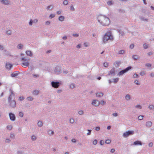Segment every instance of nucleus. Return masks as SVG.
<instances>
[{
  "label": "nucleus",
  "instance_id": "nucleus-48",
  "mask_svg": "<svg viewBox=\"0 0 154 154\" xmlns=\"http://www.w3.org/2000/svg\"><path fill=\"white\" fill-rule=\"evenodd\" d=\"M100 103L102 105H105L106 103V102L103 100H101Z\"/></svg>",
  "mask_w": 154,
  "mask_h": 154
},
{
  "label": "nucleus",
  "instance_id": "nucleus-15",
  "mask_svg": "<svg viewBox=\"0 0 154 154\" xmlns=\"http://www.w3.org/2000/svg\"><path fill=\"white\" fill-rule=\"evenodd\" d=\"M30 58L28 57H22L21 58V61H29L30 60Z\"/></svg>",
  "mask_w": 154,
  "mask_h": 154
},
{
  "label": "nucleus",
  "instance_id": "nucleus-22",
  "mask_svg": "<svg viewBox=\"0 0 154 154\" xmlns=\"http://www.w3.org/2000/svg\"><path fill=\"white\" fill-rule=\"evenodd\" d=\"M39 91L35 90L32 91V94L34 95H37L39 94Z\"/></svg>",
  "mask_w": 154,
  "mask_h": 154
},
{
  "label": "nucleus",
  "instance_id": "nucleus-43",
  "mask_svg": "<svg viewBox=\"0 0 154 154\" xmlns=\"http://www.w3.org/2000/svg\"><path fill=\"white\" fill-rule=\"evenodd\" d=\"M70 10L72 11H74L75 10V9L73 6V5H72L71 6L70 8Z\"/></svg>",
  "mask_w": 154,
  "mask_h": 154
},
{
  "label": "nucleus",
  "instance_id": "nucleus-51",
  "mask_svg": "<svg viewBox=\"0 0 154 154\" xmlns=\"http://www.w3.org/2000/svg\"><path fill=\"white\" fill-rule=\"evenodd\" d=\"M19 100L22 101L24 100V98L23 97H20L18 99Z\"/></svg>",
  "mask_w": 154,
  "mask_h": 154
},
{
  "label": "nucleus",
  "instance_id": "nucleus-35",
  "mask_svg": "<svg viewBox=\"0 0 154 154\" xmlns=\"http://www.w3.org/2000/svg\"><path fill=\"white\" fill-rule=\"evenodd\" d=\"M12 32L11 30H8L6 31V33L8 35H10L11 34Z\"/></svg>",
  "mask_w": 154,
  "mask_h": 154
},
{
  "label": "nucleus",
  "instance_id": "nucleus-60",
  "mask_svg": "<svg viewBox=\"0 0 154 154\" xmlns=\"http://www.w3.org/2000/svg\"><path fill=\"white\" fill-rule=\"evenodd\" d=\"M140 75H143L145 74V72L144 71L141 72L140 73Z\"/></svg>",
  "mask_w": 154,
  "mask_h": 154
},
{
  "label": "nucleus",
  "instance_id": "nucleus-20",
  "mask_svg": "<svg viewBox=\"0 0 154 154\" xmlns=\"http://www.w3.org/2000/svg\"><path fill=\"white\" fill-rule=\"evenodd\" d=\"M152 122L150 121H148L146 122V125L148 127H151L152 125Z\"/></svg>",
  "mask_w": 154,
  "mask_h": 154
},
{
  "label": "nucleus",
  "instance_id": "nucleus-63",
  "mask_svg": "<svg viewBox=\"0 0 154 154\" xmlns=\"http://www.w3.org/2000/svg\"><path fill=\"white\" fill-rule=\"evenodd\" d=\"M33 77L34 78L38 77H39V75L38 74H33Z\"/></svg>",
  "mask_w": 154,
  "mask_h": 154
},
{
  "label": "nucleus",
  "instance_id": "nucleus-30",
  "mask_svg": "<svg viewBox=\"0 0 154 154\" xmlns=\"http://www.w3.org/2000/svg\"><path fill=\"white\" fill-rule=\"evenodd\" d=\"M113 82L114 83H116L119 80V78H118L113 79Z\"/></svg>",
  "mask_w": 154,
  "mask_h": 154
},
{
  "label": "nucleus",
  "instance_id": "nucleus-45",
  "mask_svg": "<svg viewBox=\"0 0 154 154\" xmlns=\"http://www.w3.org/2000/svg\"><path fill=\"white\" fill-rule=\"evenodd\" d=\"M143 48L145 49H147L148 48L147 44L146 43L143 44Z\"/></svg>",
  "mask_w": 154,
  "mask_h": 154
},
{
  "label": "nucleus",
  "instance_id": "nucleus-28",
  "mask_svg": "<svg viewBox=\"0 0 154 154\" xmlns=\"http://www.w3.org/2000/svg\"><path fill=\"white\" fill-rule=\"evenodd\" d=\"M148 108L150 110H154V105L153 104L149 105L148 107Z\"/></svg>",
  "mask_w": 154,
  "mask_h": 154
},
{
  "label": "nucleus",
  "instance_id": "nucleus-23",
  "mask_svg": "<svg viewBox=\"0 0 154 154\" xmlns=\"http://www.w3.org/2000/svg\"><path fill=\"white\" fill-rule=\"evenodd\" d=\"M139 18L142 21H147L148 20V19L144 17H143L142 16H140L139 17Z\"/></svg>",
  "mask_w": 154,
  "mask_h": 154
},
{
  "label": "nucleus",
  "instance_id": "nucleus-17",
  "mask_svg": "<svg viewBox=\"0 0 154 154\" xmlns=\"http://www.w3.org/2000/svg\"><path fill=\"white\" fill-rule=\"evenodd\" d=\"M12 66V64H10L9 63H6L5 67L7 69H10Z\"/></svg>",
  "mask_w": 154,
  "mask_h": 154
},
{
  "label": "nucleus",
  "instance_id": "nucleus-31",
  "mask_svg": "<svg viewBox=\"0 0 154 154\" xmlns=\"http://www.w3.org/2000/svg\"><path fill=\"white\" fill-rule=\"evenodd\" d=\"M133 59L135 60H137L138 58V57L137 55H133L132 56Z\"/></svg>",
  "mask_w": 154,
  "mask_h": 154
},
{
  "label": "nucleus",
  "instance_id": "nucleus-32",
  "mask_svg": "<svg viewBox=\"0 0 154 154\" xmlns=\"http://www.w3.org/2000/svg\"><path fill=\"white\" fill-rule=\"evenodd\" d=\"M48 134L50 135H52L54 134V132L51 130H49L48 131Z\"/></svg>",
  "mask_w": 154,
  "mask_h": 154
},
{
  "label": "nucleus",
  "instance_id": "nucleus-6",
  "mask_svg": "<svg viewBox=\"0 0 154 154\" xmlns=\"http://www.w3.org/2000/svg\"><path fill=\"white\" fill-rule=\"evenodd\" d=\"M134 131H128L124 133L123 136L125 137H127L130 135H132L134 134Z\"/></svg>",
  "mask_w": 154,
  "mask_h": 154
},
{
  "label": "nucleus",
  "instance_id": "nucleus-39",
  "mask_svg": "<svg viewBox=\"0 0 154 154\" xmlns=\"http://www.w3.org/2000/svg\"><path fill=\"white\" fill-rule=\"evenodd\" d=\"M75 85L73 83L70 84L69 85L70 88L71 89L74 88H75Z\"/></svg>",
  "mask_w": 154,
  "mask_h": 154
},
{
  "label": "nucleus",
  "instance_id": "nucleus-2",
  "mask_svg": "<svg viewBox=\"0 0 154 154\" xmlns=\"http://www.w3.org/2000/svg\"><path fill=\"white\" fill-rule=\"evenodd\" d=\"M103 42L102 43L104 44L109 40H112L113 39L111 32L110 31L107 32L104 35L103 38Z\"/></svg>",
  "mask_w": 154,
  "mask_h": 154
},
{
  "label": "nucleus",
  "instance_id": "nucleus-61",
  "mask_svg": "<svg viewBox=\"0 0 154 154\" xmlns=\"http://www.w3.org/2000/svg\"><path fill=\"white\" fill-rule=\"evenodd\" d=\"M11 140L9 139H6L5 140V142L6 143H9L10 142Z\"/></svg>",
  "mask_w": 154,
  "mask_h": 154
},
{
  "label": "nucleus",
  "instance_id": "nucleus-52",
  "mask_svg": "<svg viewBox=\"0 0 154 154\" xmlns=\"http://www.w3.org/2000/svg\"><path fill=\"white\" fill-rule=\"evenodd\" d=\"M79 114L80 115H82L84 113V112L82 110L79 111L78 112Z\"/></svg>",
  "mask_w": 154,
  "mask_h": 154
},
{
  "label": "nucleus",
  "instance_id": "nucleus-38",
  "mask_svg": "<svg viewBox=\"0 0 154 154\" xmlns=\"http://www.w3.org/2000/svg\"><path fill=\"white\" fill-rule=\"evenodd\" d=\"M68 3V1L67 0H64L63 2V4L64 5H67Z\"/></svg>",
  "mask_w": 154,
  "mask_h": 154
},
{
  "label": "nucleus",
  "instance_id": "nucleus-5",
  "mask_svg": "<svg viewBox=\"0 0 154 154\" xmlns=\"http://www.w3.org/2000/svg\"><path fill=\"white\" fill-rule=\"evenodd\" d=\"M131 68V66H128L125 69L119 72L117 75L118 76H121L123 75L124 73L127 72L128 70H130Z\"/></svg>",
  "mask_w": 154,
  "mask_h": 154
},
{
  "label": "nucleus",
  "instance_id": "nucleus-16",
  "mask_svg": "<svg viewBox=\"0 0 154 154\" xmlns=\"http://www.w3.org/2000/svg\"><path fill=\"white\" fill-rule=\"evenodd\" d=\"M29 64V63L28 61H25L22 64V66L23 67L25 68L28 66Z\"/></svg>",
  "mask_w": 154,
  "mask_h": 154
},
{
  "label": "nucleus",
  "instance_id": "nucleus-13",
  "mask_svg": "<svg viewBox=\"0 0 154 154\" xmlns=\"http://www.w3.org/2000/svg\"><path fill=\"white\" fill-rule=\"evenodd\" d=\"M3 50V53L6 56H12L8 52L7 50L4 49V50Z\"/></svg>",
  "mask_w": 154,
  "mask_h": 154
},
{
  "label": "nucleus",
  "instance_id": "nucleus-40",
  "mask_svg": "<svg viewBox=\"0 0 154 154\" xmlns=\"http://www.w3.org/2000/svg\"><path fill=\"white\" fill-rule=\"evenodd\" d=\"M36 137L35 135H32L31 137V139L32 141H35L36 139Z\"/></svg>",
  "mask_w": 154,
  "mask_h": 154
},
{
  "label": "nucleus",
  "instance_id": "nucleus-46",
  "mask_svg": "<svg viewBox=\"0 0 154 154\" xmlns=\"http://www.w3.org/2000/svg\"><path fill=\"white\" fill-rule=\"evenodd\" d=\"M139 77V76L136 73L134 74L133 75V77L134 78H138Z\"/></svg>",
  "mask_w": 154,
  "mask_h": 154
},
{
  "label": "nucleus",
  "instance_id": "nucleus-10",
  "mask_svg": "<svg viewBox=\"0 0 154 154\" xmlns=\"http://www.w3.org/2000/svg\"><path fill=\"white\" fill-rule=\"evenodd\" d=\"M0 2L5 5H8L10 4V1L9 0H0Z\"/></svg>",
  "mask_w": 154,
  "mask_h": 154
},
{
  "label": "nucleus",
  "instance_id": "nucleus-4",
  "mask_svg": "<svg viewBox=\"0 0 154 154\" xmlns=\"http://www.w3.org/2000/svg\"><path fill=\"white\" fill-rule=\"evenodd\" d=\"M61 84V82L52 81L51 82V85L54 88H58Z\"/></svg>",
  "mask_w": 154,
  "mask_h": 154
},
{
  "label": "nucleus",
  "instance_id": "nucleus-26",
  "mask_svg": "<svg viewBox=\"0 0 154 154\" xmlns=\"http://www.w3.org/2000/svg\"><path fill=\"white\" fill-rule=\"evenodd\" d=\"M37 125L39 127H42L43 125L42 121H39L37 123Z\"/></svg>",
  "mask_w": 154,
  "mask_h": 154
},
{
  "label": "nucleus",
  "instance_id": "nucleus-33",
  "mask_svg": "<svg viewBox=\"0 0 154 154\" xmlns=\"http://www.w3.org/2000/svg\"><path fill=\"white\" fill-rule=\"evenodd\" d=\"M12 128L13 127L11 125H8L6 127L7 129L9 130H11Z\"/></svg>",
  "mask_w": 154,
  "mask_h": 154
},
{
  "label": "nucleus",
  "instance_id": "nucleus-44",
  "mask_svg": "<svg viewBox=\"0 0 154 154\" xmlns=\"http://www.w3.org/2000/svg\"><path fill=\"white\" fill-rule=\"evenodd\" d=\"M143 116L141 115V116H139L138 117V119L139 120H141L143 119Z\"/></svg>",
  "mask_w": 154,
  "mask_h": 154
},
{
  "label": "nucleus",
  "instance_id": "nucleus-25",
  "mask_svg": "<svg viewBox=\"0 0 154 154\" xmlns=\"http://www.w3.org/2000/svg\"><path fill=\"white\" fill-rule=\"evenodd\" d=\"M125 99L126 100H129L131 99V97L130 95L129 94H126L125 97Z\"/></svg>",
  "mask_w": 154,
  "mask_h": 154
},
{
  "label": "nucleus",
  "instance_id": "nucleus-29",
  "mask_svg": "<svg viewBox=\"0 0 154 154\" xmlns=\"http://www.w3.org/2000/svg\"><path fill=\"white\" fill-rule=\"evenodd\" d=\"M125 50H119L118 51V54H125Z\"/></svg>",
  "mask_w": 154,
  "mask_h": 154
},
{
  "label": "nucleus",
  "instance_id": "nucleus-24",
  "mask_svg": "<svg viewBox=\"0 0 154 154\" xmlns=\"http://www.w3.org/2000/svg\"><path fill=\"white\" fill-rule=\"evenodd\" d=\"M103 93L99 92L96 94V96L97 97H100L103 96Z\"/></svg>",
  "mask_w": 154,
  "mask_h": 154
},
{
  "label": "nucleus",
  "instance_id": "nucleus-7",
  "mask_svg": "<svg viewBox=\"0 0 154 154\" xmlns=\"http://www.w3.org/2000/svg\"><path fill=\"white\" fill-rule=\"evenodd\" d=\"M54 73L56 74H59L61 73L60 68L59 66H56L54 70Z\"/></svg>",
  "mask_w": 154,
  "mask_h": 154
},
{
  "label": "nucleus",
  "instance_id": "nucleus-27",
  "mask_svg": "<svg viewBox=\"0 0 154 154\" xmlns=\"http://www.w3.org/2000/svg\"><path fill=\"white\" fill-rule=\"evenodd\" d=\"M58 19L60 21H63L64 20V17L63 16H60L59 17Z\"/></svg>",
  "mask_w": 154,
  "mask_h": 154
},
{
  "label": "nucleus",
  "instance_id": "nucleus-9",
  "mask_svg": "<svg viewBox=\"0 0 154 154\" xmlns=\"http://www.w3.org/2000/svg\"><path fill=\"white\" fill-rule=\"evenodd\" d=\"M9 115L10 119L11 121H14L15 120L16 117L14 114L11 112H10L9 113Z\"/></svg>",
  "mask_w": 154,
  "mask_h": 154
},
{
  "label": "nucleus",
  "instance_id": "nucleus-34",
  "mask_svg": "<svg viewBox=\"0 0 154 154\" xmlns=\"http://www.w3.org/2000/svg\"><path fill=\"white\" fill-rule=\"evenodd\" d=\"M53 8L52 5H50L47 7V9L49 10H51Z\"/></svg>",
  "mask_w": 154,
  "mask_h": 154
},
{
  "label": "nucleus",
  "instance_id": "nucleus-8",
  "mask_svg": "<svg viewBox=\"0 0 154 154\" xmlns=\"http://www.w3.org/2000/svg\"><path fill=\"white\" fill-rule=\"evenodd\" d=\"M115 69L114 68H113L110 71L108 74L106 75V76H109V75L114 76L115 75Z\"/></svg>",
  "mask_w": 154,
  "mask_h": 154
},
{
  "label": "nucleus",
  "instance_id": "nucleus-37",
  "mask_svg": "<svg viewBox=\"0 0 154 154\" xmlns=\"http://www.w3.org/2000/svg\"><path fill=\"white\" fill-rule=\"evenodd\" d=\"M26 99L28 101H32L33 100V98L32 97L29 96V97H28L26 98Z\"/></svg>",
  "mask_w": 154,
  "mask_h": 154
},
{
  "label": "nucleus",
  "instance_id": "nucleus-36",
  "mask_svg": "<svg viewBox=\"0 0 154 154\" xmlns=\"http://www.w3.org/2000/svg\"><path fill=\"white\" fill-rule=\"evenodd\" d=\"M23 45L22 44H18L17 45V47L18 49H21L23 48Z\"/></svg>",
  "mask_w": 154,
  "mask_h": 154
},
{
  "label": "nucleus",
  "instance_id": "nucleus-59",
  "mask_svg": "<svg viewBox=\"0 0 154 154\" xmlns=\"http://www.w3.org/2000/svg\"><path fill=\"white\" fill-rule=\"evenodd\" d=\"M95 130L97 131H99L100 129V127H96L95 128Z\"/></svg>",
  "mask_w": 154,
  "mask_h": 154
},
{
  "label": "nucleus",
  "instance_id": "nucleus-1",
  "mask_svg": "<svg viewBox=\"0 0 154 154\" xmlns=\"http://www.w3.org/2000/svg\"><path fill=\"white\" fill-rule=\"evenodd\" d=\"M98 21L103 26H107L110 23V19L109 17L104 15H99L97 18Z\"/></svg>",
  "mask_w": 154,
  "mask_h": 154
},
{
  "label": "nucleus",
  "instance_id": "nucleus-64",
  "mask_svg": "<svg viewBox=\"0 0 154 154\" xmlns=\"http://www.w3.org/2000/svg\"><path fill=\"white\" fill-rule=\"evenodd\" d=\"M63 72L64 74H66L68 73V71L66 70H64Z\"/></svg>",
  "mask_w": 154,
  "mask_h": 154
},
{
  "label": "nucleus",
  "instance_id": "nucleus-47",
  "mask_svg": "<svg viewBox=\"0 0 154 154\" xmlns=\"http://www.w3.org/2000/svg\"><path fill=\"white\" fill-rule=\"evenodd\" d=\"M111 142V140L109 139H108L105 141V143L106 144H109Z\"/></svg>",
  "mask_w": 154,
  "mask_h": 154
},
{
  "label": "nucleus",
  "instance_id": "nucleus-3",
  "mask_svg": "<svg viewBox=\"0 0 154 154\" xmlns=\"http://www.w3.org/2000/svg\"><path fill=\"white\" fill-rule=\"evenodd\" d=\"M8 106L12 108H15L16 106V103L15 101L14 100H8Z\"/></svg>",
  "mask_w": 154,
  "mask_h": 154
},
{
  "label": "nucleus",
  "instance_id": "nucleus-58",
  "mask_svg": "<svg viewBox=\"0 0 154 154\" xmlns=\"http://www.w3.org/2000/svg\"><path fill=\"white\" fill-rule=\"evenodd\" d=\"M10 91L11 92L10 95L12 96H14V93L13 91L11 89H10Z\"/></svg>",
  "mask_w": 154,
  "mask_h": 154
},
{
  "label": "nucleus",
  "instance_id": "nucleus-57",
  "mask_svg": "<svg viewBox=\"0 0 154 154\" xmlns=\"http://www.w3.org/2000/svg\"><path fill=\"white\" fill-rule=\"evenodd\" d=\"M4 47L3 46V45H0V50H4Z\"/></svg>",
  "mask_w": 154,
  "mask_h": 154
},
{
  "label": "nucleus",
  "instance_id": "nucleus-12",
  "mask_svg": "<svg viewBox=\"0 0 154 154\" xmlns=\"http://www.w3.org/2000/svg\"><path fill=\"white\" fill-rule=\"evenodd\" d=\"M38 20L37 19L34 20H30L29 22V25L30 26H32L33 23L36 24L38 22Z\"/></svg>",
  "mask_w": 154,
  "mask_h": 154
},
{
  "label": "nucleus",
  "instance_id": "nucleus-50",
  "mask_svg": "<svg viewBox=\"0 0 154 154\" xmlns=\"http://www.w3.org/2000/svg\"><path fill=\"white\" fill-rule=\"evenodd\" d=\"M23 151L21 150H19L17 152V154H23Z\"/></svg>",
  "mask_w": 154,
  "mask_h": 154
},
{
  "label": "nucleus",
  "instance_id": "nucleus-42",
  "mask_svg": "<svg viewBox=\"0 0 154 154\" xmlns=\"http://www.w3.org/2000/svg\"><path fill=\"white\" fill-rule=\"evenodd\" d=\"M107 4L108 5H110L112 4V0L109 1L107 2Z\"/></svg>",
  "mask_w": 154,
  "mask_h": 154
},
{
  "label": "nucleus",
  "instance_id": "nucleus-53",
  "mask_svg": "<svg viewBox=\"0 0 154 154\" xmlns=\"http://www.w3.org/2000/svg\"><path fill=\"white\" fill-rule=\"evenodd\" d=\"M119 32V34L121 35H123L124 34V32L121 30H119L118 31Z\"/></svg>",
  "mask_w": 154,
  "mask_h": 154
},
{
  "label": "nucleus",
  "instance_id": "nucleus-18",
  "mask_svg": "<svg viewBox=\"0 0 154 154\" xmlns=\"http://www.w3.org/2000/svg\"><path fill=\"white\" fill-rule=\"evenodd\" d=\"M19 74L18 71H15L11 74V76L13 77H14L17 76Z\"/></svg>",
  "mask_w": 154,
  "mask_h": 154
},
{
  "label": "nucleus",
  "instance_id": "nucleus-54",
  "mask_svg": "<svg viewBox=\"0 0 154 154\" xmlns=\"http://www.w3.org/2000/svg\"><path fill=\"white\" fill-rule=\"evenodd\" d=\"M88 132L87 133V135H90L91 134V132L92 131L91 130H88Z\"/></svg>",
  "mask_w": 154,
  "mask_h": 154
},
{
  "label": "nucleus",
  "instance_id": "nucleus-56",
  "mask_svg": "<svg viewBox=\"0 0 154 154\" xmlns=\"http://www.w3.org/2000/svg\"><path fill=\"white\" fill-rule=\"evenodd\" d=\"M135 107L139 109H141L142 108V106L140 105H137L135 106Z\"/></svg>",
  "mask_w": 154,
  "mask_h": 154
},
{
  "label": "nucleus",
  "instance_id": "nucleus-49",
  "mask_svg": "<svg viewBox=\"0 0 154 154\" xmlns=\"http://www.w3.org/2000/svg\"><path fill=\"white\" fill-rule=\"evenodd\" d=\"M97 140L95 139L94 140L93 142V144L94 145H96L97 144Z\"/></svg>",
  "mask_w": 154,
  "mask_h": 154
},
{
  "label": "nucleus",
  "instance_id": "nucleus-19",
  "mask_svg": "<svg viewBox=\"0 0 154 154\" xmlns=\"http://www.w3.org/2000/svg\"><path fill=\"white\" fill-rule=\"evenodd\" d=\"M26 53L28 56H29V57H31L33 55V54L32 53V52H31V51H29V50L26 51Z\"/></svg>",
  "mask_w": 154,
  "mask_h": 154
},
{
  "label": "nucleus",
  "instance_id": "nucleus-21",
  "mask_svg": "<svg viewBox=\"0 0 154 154\" xmlns=\"http://www.w3.org/2000/svg\"><path fill=\"white\" fill-rule=\"evenodd\" d=\"M133 145H142V144L140 141L137 140L134 142Z\"/></svg>",
  "mask_w": 154,
  "mask_h": 154
},
{
  "label": "nucleus",
  "instance_id": "nucleus-14",
  "mask_svg": "<svg viewBox=\"0 0 154 154\" xmlns=\"http://www.w3.org/2000/svg\"><path fill=\"white\" fill-rule=\"evenodd\" d=\"M121 62L119 60L116 61L113 63V65L116 67H118L121 64Z\"/></svg>",
  "mask_w": 154,
  "mask_h": 154
},
{
  "label": "nucleus",
  "instance_id": "nucleus-62",
  "mask_svg": "<svg viewBox=\"0 0 154 154\" xmlns=\"http://www.w3.org/2000/svg\"><path fill=\"white\" fill-rule=\"evenodd\" d=\"M134 45L133 44H132L130 45L129 48L130 49H132L134 48Z\"/></svg>",
  "mask_w": 154,
  "mask_h": 154
},
{
  "label": "nucleus",
  "instance_id": "nucleus-55",
  "mask_svg": "<svg viewBox=\"0 0 154 154\" xmlns=\"http://www.w3.org/2000/svg\"><path fill=\"white\" fill-rule=\"evenodd\" d=\"M74 122V120L73 118H71L69 120V122L70 123L72 124Z\"/></svg>",
  "mask_w": 154,
  "mask_h": 154
},
{
  "label": "nucleus",
  "instance_id": "nucleus-11",
  "mask_svg": "<svg viewBox=\"0 0 154 154\" xmlns=\"http://www.w3.org/2000/svg\"><path fill=\"white\" fill-rule=\"evenodd\" d=\"M91 104L96 106H98L100 105V102L99 101L94 100L92 101Z\"/></svg>",
  "mask_w": 154,
  "mask_h": 154
},
{
  "label": "nucleus",
  "instance_id": "nucleus-41",
  "mask_svg": "<svg viewBox=\"0 0 154 154\" xmlns=\"http://www.w3.org/2000/svg\"><path fill=\"white\" fill-rule=\"evenodd\" d=\"M19 116L20 117H22L23 116V113L21 112H20L19 113Z\"/></svg>",
  "mask_w": 154,
  "mask_h": 154
}]
</instances>
